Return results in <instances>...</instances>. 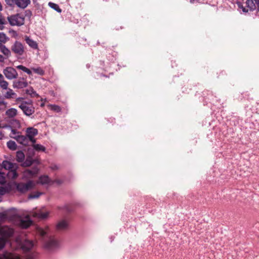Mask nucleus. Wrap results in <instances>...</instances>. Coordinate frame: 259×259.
Wrapping results in <instances>:
<instances>
[{"label": "nucleus", "mask_w": 259, "mask_h": 259, "mask_svg": "<svg viewBox=\"0 0 259 259\" xmlns=\"http://www.w3.org/2000/svg\"><path fill=\"white\" fill-rule=\"evenodd\" d=\"M49 5L50 6L51 8H53V9H54L56 11H57L58 12H61V10L59 8V6H58V5H57L56 4H55V3H53L50 2L49 3Z\"/></svg>", "instance_id": "obj_30"}, {"label": "nucleus", "mask_w": 259, "mask_h": 259, "mask_svg": "<svg viewBox=\"0 0 259 259\" xmlns=\"http://www.w3.org/2000/svg\"><path fill=\"white\" fill-rule=\"evenodd\" d=\"M18 107L27 116H30L35 112V108L31 100L22 101Z\"/></svg>", "instance_id": "obj_3"}, {"label": "nucleus", "mask_w": 259, "mask_h": 259, "mask_svg": "<svg viewBox=\"0 0 259 259\" xmlns=\"http://www.w3.org/2000/svg\"><path fill=\"white\" fill-rule=\"evenodd\" d=\"M39 196V195H36V196H31V198H37V197H38Z\"/></svg>", "instance_id": "obj_50"}, {"label": "nucleus", "mask_w": 259, "mask_h": 259, "mask_svg": "<svg viewBox=\"0 0 259 259\" xmlns=\"http://www.w3.org/2000/svg\"><path fill=\"white\" fill-rule=\"evenodd\" d=\"M26 73H27L29 75H31L32 74V72H31V70L28 68H27V69L26 70Z\"/></svg>", "instance_id": "obj_46"}, {"label": "nucleus", "mask_w": 259, "mask_h": 259, "mask_svg": "<svg viewBox=\"0 0 259 259\" xmlns=\"http://www.w3.org/2000/svg\"><path fill=\"white\" fill-rule=\"evenodd\" d=\"M5 61V58L2 55H0V62H4Z\"/></svg>", "instance_id": "obj_45"}, {"label": "nucleus", "mask_w": 259, "mask_h": 259, "mask_svg": "<svg viewBox=\"0 0 259 259\" xmlns=\"http://www.w3.org/2000/svg\"><path fill=\"white\" fill-rule=\"evenodd\" d=\"M7 145L8 147L12 150H15L17 149V146L14 141H9L7 142Z\"/></svg>", "instance_id": "obj_28"}, {"label": "nucleus", "mask_w": 259, "mask_h": 259, "mask_svg": "<svg viewBox=\"0 0 259 259\" xmlns=\"http://www.w3.org/2000/svg\"><path fill=\"white\" fill-rule=\"evenodd\" d=\"M51 109L56 112H60L61 111V108L59 106L56 105H51Z\"/></svg>", "instance_id": "obj_34"}, {"label": "nucleus", "mask_w": 259, "mask_h": 259, "mask_svg": "<svg viewBox=\"0 0 259 259\" xmlns=\"http://www.w3.org/2000/svg\"><path fill=\"white\" fill-rule=\"evenodd\" d=\"M11 138L16 139L19 143L24 146L27 145L30 142L26 135H18L17 136H14L11 135Z\"/></svg>", "instance_id": "obj_12"}, {"label": "nucleus", "mask_w": 259, "mask_h": 259, "mask_svg": "<svg viewBox=\"0 0 259 259\" xmlns=\"http://www.w3.org/2000/svg\"><path fill=\"white\" fill-rule=\"evenodd\" d=\"M254 2V0H246L245 2L246 6L251 11L256 9L255 3Z\"/></svg>", "instance_id": "obj_23"}, {"label": "nucleus", "mask_w": 259, "mask_h": 259, "mask_svg": "<svg viewBox=\"0 0 259 259\" xmlns=\"http://www.w3.org/2000/svg\"><path fill=\"white\" fill-rule=\"evenodd\" d=\"M37 256V253L35 252H28L26 255L25 259H34Z\"/></svg>", "instance_id": "obj_31"}, {"label": "nucleus", "mask_w": 259, "mask_h": 259, "mask_svg": "<svg viewBox=\"0 0 259 259\" xmlns=\"http://www.w3.org/2000/svg\"><path fill=\"white\" fill-rule=\"evenodd\" d=\"M10 40V38L4 32H0V43L4 45Z\"/></svg>", "instance_id": "obj_24"}, {"label": "nucleus", "mask_w": 259, "mask_h": 259, "mask_svg": "<svg viewBox=\"0 0 259 259\" xmlns=\"http://www.w3.org/2000/svg\"><path fill=\"white\" fill-rule=\"evenodd\" d=\"M51 168L53 170L57 169L58 168V167L57 165H54L51 166Z\"/></svg>", "instance_id": "obj_47"}, {"label": "nucleus", "mask_w": 259, "mask_h": 259, "mask_svg": "<svg viewBox=\"0 0 259 259\" xmlns=\"http://www.w3.org/2000/svg\"><path fill=\"white\" fill-rule=\"evenodd\" d=\"M56 183H58L59 184H61V183H62V181H60V180H56Z\"/></svg>", "instance_id": "obj_48"}, {"label": "nucleus", "mask_w": 259, "mask_h": 259, "mask_svg": "<svg viewBox=\"0 0 259 259\" xmlns=\"http://www.w3.org/2000/svg\"><path fill=\"white\" fill-rule=\"evenodd\" d=\"M38 172V168L34 167L31 169H27L23 172V177L26 178H31L35 177Z\"/></svg>", "instance_id": "obj_11"}, {"label": "nucleus", "mask_w": 259, "mask_h": 259, "mask_svg": "<svg viewBox=\"0 0 259 259\" xmlns=\"http://www.w3.org/2000/svg\"><path fill=\"white\" fill-rule=\"evenodd\" d=\"M17 134H18V132H17L16 130L11 128V133L10 134V136L11 137V135L14 136H17L18 135H16Z\"/></svg>", "instance_id": "obj_40"}, {"label": "nucleus", "mask_w": 259, "mask_h": 259, "mask_svg": "<svg viewBox=\"0 0 259 259\" xmlns=\"http://www.w3.org/2000/svg\"><path fill=\"white\" fill-rule=\"evenodd\" d=\"M17 68H18L20 70H21L25 72H26V70L27 69V68H26V67H25L23 65H21L17 66Z\"/></svg>", "instance_id": "obj_39"}, {"label": "nucleus", "mask_w": 259, "mask_h": 259, "mask_svg": "<svg viewBox=\"0 0 259 259\" xmlns=\"http://www.w3.org/2000/svg\"><path fill=\"white\" fill-rule=\"evenodd\" d=\"M68 224L65 220H62L58 223L56 225V230L58 231H64L67 229Z\"/></svg>", "instance_id": "obj_16"}, {"label": "nucleus", "mask_w": 259, "mask_h": 259, "mask_svg": "<svg viewBox=\"0 0 259 259\" xmlns=\"http://www.w3.org/2000/svg\"><path fill=\"white\" fill-rule=\"evenodd\" d=\"M8 191L6 187L1 186L0 187V195H3L6 194Z\"/></svg>", "instance_id": "obj_37"}, {"label": "nucleus", "mask_w": 259, "mask_h": 259, "mask_svg": "<svg viewBox=\"0 0 259 259\" xmlns=\"http://www.w3.org/2000/svg\"><path fill=\"white\" fill-rule=\"evenodd\" d=\"M9 33L11 35L12 37L16 38L18 36L17 32L13 29H10Z\"/></svg>", "instance_id": "obj_35"}, {"label": "nucleus", "mask_w": 259, "mask_h": 259, "mask_svg": "<svg viewBox=\"0 0 259 259\" xmlns=\"http://www.w3.org/2000/svg\"><path fill=\"white\" fill-rule=\"evenodd\" d=\"M48 215L49 212L45 208L38 209H36L35 210H33L31 212L29 215L24 219L21 220L20 225L22 228L26 229L32 224V222L30 219L29 217H32L38 219H45L48 217Z\"/></svg>", "instance_id": "obj_2"}, {"label": "nucleus", "mask_w": 259, "mask_h": 259, "mask_svg": "<svg viewBox=\"0 0 259 259\" xmlns=\"http://www.w3.org/2000/svg\"><path fill=\"white\" fill-rule=\"evenodd\" d=\"M11 26H20L24 24L25 16L22 13H17L7 17Z\"/></svg>", "instance_id": "obj_5"}, {"label": "nucleus", "mask_w": 259, "mask_h": 259, "mask_svg": "<svg viewBox=\"0 0 259 259\" xmlns=\"http://www.w3.org/2000/svg\"><path fill=\"white\" fill-rule=\"evenodd\" d=\"M34 186V183L29 181L26 183H20L17 185V189L20 192L25 193Z\"/></svg>", "instance_id": "obj_9"}, {"label": "nucleus", "mask_w": 259, "mask_h": 259, "mask_svg": "<svg viewBox=\"0 0 259 259\" xmlns=\"http://www.w3.org/2000/svg\"><path fill=\"white\" fill-rule=\"evenodd\" d=\"M11 50L13 53L18 56H22L25 53L24 46L19 41H15L11 46Z\"/></svg>", "instance_id": "obj_7"}, {"label": "nucleus", "mask_w": 259, "mask_h": 259, "mask_svg": "<svg viewBox=\"0 0 259 259\" xmlns=\"http://www.w3.org/2000/svg\"><path fill=\"white\" fill-rule=\"evenodd\" d=\"M0 104H4V105H5L6 103L5 102L3 101V102H1Z\"/></svg>", "instance_id": "obj_53"}, {"label": "nucleus", "mask_w": 259, "mask_h": 259, "mask_svg": "<svg viewBox=\"0 0 259 259\" xmlns=\"http://www.w3.org/2000/svg\"><path fill=\"white\" fill-rule=\"evenodd\" d=\"M30 3V0H16V5L20 8L24 9Z\"/></svg>", "instance_id": "obj_20"}, {"label": "nucleus", "mask_w": 259, "mask_h": 259, "mask_svg": "<svg viewBox=\"0 0 259 259\" xmlns=\"http://www.w3.org/2000/svg\"><path fill=\"white\" fill-rule=\"evenodd\" d=\"M8 91L5 93L4 97L7 99H11L16 98L17 94L11 89H7Z\"/></svg>", "instance_id": "obj_18"}, {"label": "nucleus", "mask_w": 259, "mask_h": 259, "mask_svg": "<svg viewBox=\"0 0 259 259\" xmlns=\"http://www.w3.org/2000/svg\"><path fill=\"white\" fill-rule=\"evenodd\" d=\"M16 158L17 161L22 162L25 158L24 154L21 151H17Z\"/></svg>", "instance_id": "obj_26"}, {"label": "nucleus", "mask_w": 259, "mask_h": 259, "mask_svg": "<svg viewBox=\"0 0 259 259\" xmlns=\"http://www.w3.org/2000/svg\"><path fill=\"white\" fill-rule=\"evenodd\" d=\"M237 4H238L239 7H241H241L242 8V10H243V12H248V10L246 9L245 8L243 7L241 5V4L240 3H238Z\"/></svg>", "instance_id": "obj_41"}, {"label": "nucleus", "mask_w": 259, "mask_h": 259, "mask_svg": "<svg viewBox=\"0 0 259 259\" xmlns=\"http://www.w3.org/2000/svg\"><path fill=\"white\" fill-rule=\"evenodd\" d=\"M26 133V136L29 139L30 142H32V144H34L36 142V140L34 137L38 134L37 130L33 127H28L27 128Z\"/></svg>", "instance_id": "obj_10"}, {"label": "nucleus", "mask_w": 259, "mask_h": 259, "mask_svg": "<svg viewBox=\"0 0 259 259\" xmlns=\"http://www.w3.org/2000/svg\"><path fill=\"white\" fill-rule=\"evenodd\" d=\"M31 69L38 75H44L45 74V71L41 67L32 68Z\"/></svg>", "instance_id": "obj_29"}, {"label": "nucleus", "mask_w": 259, "mask_h": 259, "mask_svg": "<svg viewBox=\"0 0 259 259\" xmlns=\"http://www.w3.org/2000/svg\"><path fill=\"white\" fill-rule=\"evenodd\" d=\"M195 1V0H190V2L191 3L193 4V3H194Z\"/></svg>", "instance_id": "obj_52"}, {"label": "nucleus", "mask_w": 259, "mask_h": 259, "mask_svg": "<svg viewBox=\"0 0 259 259\" xmlns=\"http://www.w3.org/2000/svg\"><path fill=\"white\" fill-rule=\"evenodd\" d=\"M8 82L5 80L3 74L0 73V87L3 90H7L8 89Z\"/></svg>", "instance_id": "obj_22"}, {"label": "nucleus", "mask_w": 259, "mask_h": 259, "mask_svg": "<svg viewBox=\"0 0 259 259\" xmlns=\"http://www.w3.org/2000/svg\"><path fill=\"white\" fill-rule=\"evenodd\" d=\"M34 246V243L33 241L26 240L24 241L22 244V248L25 251H29Z\"/></svg>", "instance_id": "obj_15"}, {"label": "nucleus", "mask_w": 259, "mask_h": 259, "mask_svg": "<svg viewBox=\"0 0 259 259\" xmlns=\"http://www.w3.org/2000/svg\"><path fill=\"white\" fill-rule=\"evenodd\" d=\"M16 102L18 104H20L22 101H24L23 98H18L16 100Z\"/></svg>", "instance_id": "obj_43"}, {"label": "nucleus", "mask_w": 259, "mask_h": 259, "mask_svg": "<svg viewBox=\"0 0 259 259\" xmlns=\"http://www.w3.org/2000/svg\"><path fill=\"white\" fill-rule=\"evenodd\" d=\"M255 3L256 9L259 12V0H254Z\"/></svg>", "instance_id": "obj_42"}, {"label": "nucleus", "mask_w": 259, "mask_h": 259, "mask_svg": "<svg viewBox=\"0 0 259 259\" xmlns=\"http://www.w3.org/2000/svg\"><path fill=\"white\" fill-rule=\"evenodd\" d=\"M17 114L18 111L17 109L14 108H10L6 111V115L10 118L13 119Z\"/></svg>", "instance_id": "obj_19"}, {"label": "nucleus", "mask_w": 259, "mask_h": 259, "mask_svg": "<svg viewBox=\"0 0 259 259\" xmlns=\"http://www.w3.org/2000/svg\"><path fill=\"white\" fill-rule=\"evenodd\" d=\"M33 148L36 151H44L45 150V147L39 144H33Z\"/></svg>", "instance_id": "obj_32"}, {"label": "nucleus", "mask_w": 259, "mask_h": 259, "mask_svg": "<svg viewBox=\"0 0 259 259\" xmlns=\"http://www.w3.org/2000/svg\"><path fill=\"white\" fill-rule=\"evenodd\" d=\"M3 137H4L3 134L1 132H0V139H2Z\"/></svg>", "instance_id": "obj_49"}, {"label": "nucleus", "mask_w": 259, "mask_h": 259, "mask_svg": "<svg viewBox=\"0 0 259 259\" xmlns=\"http://www.w3.org/2000/svg\"><path fill=\"white\" fill-rule=\"evenodd\" d=\"M36 233L44 239V246L48 250H51L58 246V241L50 235V229L46 226L44 229L36 227Z\"/></svg>", "instance_id": "obj_1"}, {"label": "nucleus", "mask_w": 259, "mask_h": 259, "mask_svg": "<svg viewBox=\"0 0 259 259\" xmlns=\"http://www.w3.org/2000/svg\"><path fill=\"white\" fill-rule=\"evenodd\" d=\"M5 2L8 6L13 7L16 5V0H5Z\"/></svg>", "instance_id": "obj_36"}, {"label": "nucleus", "mask_w": 259, "mask_h": 259, "mask_svg": "<svg viewBox=\"0 0 259 259\" xmlns=\"http://www.w3.org/2000/svg\"><path fill=\"white\" fill-rule=\"evenodd\" d=\"M38 182L41 184H47L50 182V179L48 176H42L39 177Z\"/></svg>", "instance_id": "obj_25"}, {"label": "nucleus", "mask_w": 259, "mask_h": 259, "mask_svg": "<svg viewBox=\"0 0 259 259\" xmlns=\"http://www.w3.org/2000/svg\"><path fill=\"white\" fill-rule=\"evenodd\" d=\"M32 163V160L29 158L26 159V160L22 164V165L24 167H27L30 166Z\"/></svg>", "instance_id": "obj_33"}, {"label": "nucleus", "mask_w": 259, "mask_h": 259, "mask_svg": "<svg viewBox=\"0 0 259 259\" xmlns=\"http://www.w3.org/2000/svg\"><path fill=\"white\" fill-rule=\"evenodd\" d=\"M28 85L27 82L24 78L15 80L13 82V87L14 88L22 89Z\"/></svg>", "instance_id": "obj_13"}, {"label": "nucleus", "mask_w": 259, "mask_h": 259, "mask_svg": "<svg viewBox=\"0 0 259 259\" xmlns=\"http://www.w3.org/2000/svg\"><path fill=\"white\" fill-rule=\"evenodd\" d=\"M13 234V231L7 227L1 229L0 235L2 237H0V250L4 247L8 238L12 236Z\"/></svg>", "instance_id": "obj_6"}, {"label": "nucleus", "mask_w": 259, "mask_h": 259, "mask_svg": "<svg viewBox=\"0 0 259 259\" xmlns=\"http://www.w3.org/2000/svg\"><path fill=\"white\" fill-rule=\"evenodd\" d=\"M3 72L5 77L9 80L16 79L18 75L16 70L12 67H7L3 70Z\"/></svg>", "instance_id": "obj_8"}, {"label": "nucleus", "mask_w": 259, "mask_h": 259, "mask_svg": "<svg viewBox=\"0 0 259 259\" xmlns=\"http://www.w3.org/2000/svg\"><path fill=\"white\" fill-rule=\"evenodd\" d=\"M10 123L14 127L20 128L21 127L20 121L16 119H11L10 121Z\"/></svg>", "instance_id": "obj_27"}, {"label": "nucleus", "mask_w": 259, "mask_h": 259, "mask_svg": "<svg viewBox=\"0 0 259 259\" xmlns=\"http://www.w3.org/2000/svg\"><path fill=\"white\" fill-rule=\"evenodd\" d=\"M0 259H20L19 255L9 253L5 252L3 254H0Z\"/></svg>", "instance_id": "obj_17"}, {"label": "nucleus", "mask_w": 259, "mask_h": 259, "mask_svg": "<svg viewBox=\"0 0 259 259\" xmlns=\"http://www.w3.org/2000/svg\"><path fill=\"white\" fill-rule=\"evenodd\" d=\"M24 40L26 44L32 49L34 50H37L38 49L37 42L30 38L29 36L25 35L24 36Z\"/></svg>", "instance_id": "obj_14"}, {"label": "nucleus", "mask_w": 259, "mask_h": 259, "mask_svg": "<svg viewBox=\"0 0 259 259\" xmlns=\"http://www.w3.org/2000/svg\"><path fill=\"white\" fill-rule=\"evenodd\" d=\"M5 23H6V21H5V19H4L2 17H0V24L3 25V24H5Z\"/></svg>", "instance_id": "obj_44"}, {"label": "nucleus", "mask_w": 259, "mask_h": 259, "mask_svg": "<svg viewBox=\"0 0 259 259\" xmlns=\"http://www.w3.org/2000/svg\"><path fill=\"white\" fill-rule=\"evenodd\" d=\"M2 167L5 169L9 170L7 174L9 178L15 179L17 177L18 175L16 170L18 168V165L17 164L5 160L2 163Z\"/></svg>", "instance_id": "obj_4"}, {"label": "nucleus", "mask_w": 259, "mask_h": 259, "mask_svg": "<svg viewBox=\"0 0 259 259\" xmlns=\"http://www.w3.org/2000/svg\"><path fill=\"white\" fill-rule=\"evenodd\" d=\"M6 182L4 173L0 171V184H4Z\"/></svg>", "instance_id": "obj_38"}, {"label": "nucleus", "mask_w": 259, "mask_h": 259, "mask_svg": "<svg viewBox=\"0 0 259 259\" xmlns=\"http://www.w3.org/2000/svg\"><path fill=\"white\" fill-rule=\"evenodd\" d=\"M3 10V6L1 4V3L0 2V11H2Z\"/></svg>", "instance_id": "obj_51"}, {"label": "nucleus", "mask_w": 259, "mask_h": 259, "mask_svg": "<svg viewBox=\"0 0 259 259\" xmlns=\"http://www.w3.org/2000/svg\"><path fill=\"white\" fill-rule=\"evenodd\" d=\"M0 51L7 57H9L11 55L10 50L4 45H2V43H0Z\"/></svg>", "instance_id": "obj_21"}]
</instances>
